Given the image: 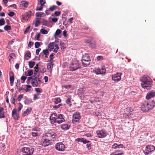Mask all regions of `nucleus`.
Instances as JSON below:
<instances>
[{"label":"nucleus","instance_id":"obj_16","mask_svg":"<svg viewBox=\"0 0 155 155\" xmlns=\"http://www.w3.org/2000/svg\"><path fill=\"white\" fill-rule=\"evenodd\" d=\"M155 96V91H151L147 93L146 96V99L147 100H149L150 98Z\"/></svg>","mask_w":155,"mask_h":155},{"label":"nucleus","instance_id":"obj_5","mask_svg":"<svg viewBox=\"0 0 155 155\" xmlns=\"http://www.w3.org/2000/svg\"><path fill=\"white\" fill-rule=\"evenodd\" d=\"M33 150L28 147H24L21 149L20 155H31L32 154Z\"/></svg>","mask_w":155,"mask_h":155},{"label":"nucleus","instance_id":"obj_25","mask_svg":"<svg viewBox=\"0 0 155 155\" xmlns=\"http://www.w3.org/2000/svg\"><path fill=\"white\" fill-rule=\"evenodd\" d=\"M54 42L50 43L48 45V48L50 51H52L54 48Z\"/></svg>","mask_w":155,"mask_h":155},{"label":"nucleus","instance_id":"obj_52","mask_svg":"<svg viewBox=\"0 0 155 155\" xmlns=\"http://www.w3.org/2000/svg\"><path fill=\"white\" fill-rule=\"evenodd\" d=\"M34 68L35 69L34 70V75H35L36 73L38 72L39 71V69L38 68H36V66Z\"/></svg>","mask_w":155,"mask_h":155},{"label":"nucleus","instance_id":"obj_3","mask_svg":"<svg viewBox=\"0 0 155 155\" xmlns=\"http://www.w3.org/2000/svg\"><path fill=\"white\" fill-rule=\"evenodd\" d=\"M133 110L131 107H127L123 114L124 117L126 118H132V116L133 115Z\"/></svg>","mask_w":155,"mask_h":155},{"label":"nucleus","instance_id":"obj_64","mask_svg":"<svg viewBox=\"0 0 155 155\" xmlns=\"http://www.w3.org/2000/svg\"><path fill=\"white\" fill-rule=\"evenodd\" d=\"M14 14H15V13H14V12H10L8 13V15L10 17H12L14 15Z\"/></svg>","mask_w":155,"mask_h":155},{"label":"nucleus","instance_id":"obj_1","mask_svg":"<svg viewBox=\"0 0 155 155\" xmlns=\"http://www.w3.org/2000/svg\"><path fill=\"white\" fill-rule=\"evenodd\" d=\"M141 85L144 89H149L152 86V81L148 76H144L141 79Z\"/></svg>","mask_w":155,"mask_h":155},{"label":"nucleus","instance_id":"obj_56","mask_svg":"<svg viewBox=\"0 0 155 155\" xmlns=\"http://www.w3.org/2000/svg\"><path fill=\"white\" fill-rule=\"evenodd\" d=\"M30 28V26L28 27H27L25 30V31L24 32V34H26L27 33H28L29 30Z\"/></svg>","mask_w":155,"mask_h":155},{"label":"nucleus","instance_id":"obj_39","mask_svg":"<svg viewBox=\"0 0 155 155\" xmlns=\"http://www.w3.org/2000/svg\"><path fill=\"white\" fill-rule=\"evenodd\" d=\"M54 46L55 47V48L54 49V50L53 51L55 53H57L58 50L59 48V47L58 46V45L55 44L54 45Z\"/></svg>","mask_w":155,"mask_h":155},{"label":"nucleus","instance_id":"obj_43","mask_svg":"<svg viewBox=\"0 0 155 155\" xmlns=\"http://www.w3.org/2000/svg\"><path fill=\"white\" fill-rule=\"evenodd\" d=\"M56 7H57V6L56 5H53L50 7V8H49V9L51 11H53L55 9Z\"/></svg>","mask_w":155,"mask_h":155},{"label":"nucleus","instance_id":"obj_58","mask_svg":"<svg viewBox=\"0 0 155 155\" xmlns=\"http://www.w3.org/2000/svg\"><path fill=\"white\" fill-rule=\"evenodd\" d=\"M25 85H22L21 87L19 88V91H21V90H25Z\"/></svg>","mask_w":155,"mask_h":155},{"label":"nucleus","instance_id":"obj_54","mask_svg":"<svg viewBox=\"0 0 155 155\" xmlns=\"http://www.w3.org/2000/svg\"><path fill=\"white\" fill-rule=\"evenodd\" d=\"M40 2L41 5L43 6L44 5V4L46 2L45 0H40Z\"/></svg>","mask_w":155,"mask_h":155},{"label":"nucleus","instance_id":"obj_12","mask_svg":"<svg viewBox=\"0 0 155 155\" xmlns=\"http://www.w3.org/2000/svg\"><path fill=\"white\" fill-rule=\"evenodd\" d=\"M55 149L60 151H64L65 149V145L62 142H59L56 144L55 146Z\"/></svg>","mask_w":155,"mask_h":155},{"label":"nucleus","instance_id":"obj_62","mask_svg":"<svg viewBox=\"0 0 155 155\" xmlns=\"http://www.w3.org/2000/svg\"><path fill=\"white\" fill-rule=\"evenodd\" d=\"M36 15L37 16V17H43V16L42 15V14L41 13H36Z\"/></svg>","mask_w":155,"mask_h":155},{"label":"nucleus","instance_id":"obj_36","mask_svg":"<svg viewBox=\"0 0 155 155\" xmlns=\"http://www.w3.org/2000/svg\"><path fill=\"white\" fill-rule=\"evenodd\" d=\"M61 31L60 29H58L55 32V34L54 35V36L55 35L58 36V35H59L61 34Z\"/></svg>","mask_w":155,"mask_h":155},{"label":"nucleus","instance_id":"obj_14","mask_svg":"<svg viewBox=\"0 0 155 155\" xmlns=\"http://www.w3.org/2000/svg\"><path fill=\"white\" fill-rule=\"evenodd\" d=\"M51 141L49 139H47L44 137H42L41 141V145L43 147H46L49 145L50 144Z\"/></svg>","mask_w":155,"mask_h":155},{"label":"nucleus","instance_id":"obj_17","mask_svg":"<svg viewBox=\"0 0 155 155\" xmlns=\"http://www.w3.org/2000/svg\"><path fill=\"white\" fill-rule=\"evenodd\" d=\"M70 126L68 123L63 124L61 125V127L62 130H68L70 128Z\"/></svg>","mask_w":155,"mask_h":155},{"label":"nucleus","instance_id":"obj_18","mask_svg":"<svg viewBox=\"0 0 155 155\" xmlns=\"http://www.w3.org/2000/svg\"><path fill=\"white\" fill-rule=\"evenodd\" d=\"M147 103H144L141 106V110L144 112H148L149 110V107L147 106Z\"/></svg>","mask_w":155,"mask_h":155},{"label":"nucleus","instance_id":"obj_10","mask_svg":"<svg viewBox=\"0 0 155 155\" xmlns=\"http://www.w3.org/2000/svg\"><path fill=\"white\" fill-rule=\"evenodd\" d=\"M72 121L73 123L79 122L81 117L80 114L78 112H76L73 114L72 116Z\"/></svg>","mask_w":155,"mask_h":155},{"label":"nucleus","instance_id":"obj_48","mask_svg":"<svg viewBox=\"0 0 155 155\" xmlns=\"http://www.w3.org/2000/svg\"><path fill=\"white\" fill-rule=\"evenodd\" d=\"M23 97V94L20 95L18 96V98L17 100L18 101H21V99Z\"/></svg>","mask_w":155,"mask_h":155},{"label":"nucleus","instance_id":"obj_4","mask_svg":"<svg viewBox=\"0 0 155 155\" xmlns=\"http://www.w3.org/2000/svg\"><path fill=\"white\" fill-rule=\"evenodd\" d=\"M90 57L87 54L83 55L81 59L82 63L84 67H87L90 64Z\"/></svg>","mask_w":155,"mask_h":155},{"label":"nucleus","instance_id":"obj_53","mask_svg":"<svg viewBox=\"0 0 155 155\" xmlns=\"http://www.w3.org/2000/svg\"><path fill=\"white\" fill-rule=\"evenodd\" d=\"M61 14V12L60 11H56L54 13V15L56 16H59Z\"/></svg>","mask_w":155,"mask_h":155},{"label":"nucleus","instance_id":"obj_15","mask_svg":"<svg viewBox=\"0 0 155 155\" xmlns=\"http://www.w3.org/2000/svg\"><path fill=\"white\" fill-rule=\"evenodd\" d=\"M122 73H117L116 74L112 76V79L115 81H118L121 79Z\"/></svg>","mask_w":155,"mask_h":155},{"label":"nucleus","instance_id":"obj_45","mask_svg":"<svg viewBox=\"0 0 155 155\" xmlns=\"http://www.w3.org/2000/svg\"><path fill=\"white\" fill-rule=\"evenodd\" d=\"M18 104L19 106L18 108V111H20L22 108L23 106L20 103H19Z\"/></svg>","mask_w":155,"mask_h":155},{"label":"nucleus","instance_id":"obj_40","mask_svg":"<svg viewBox=\"0 0 155 155\" xmlns=\"http://www.w3.org/2000/svg\"><path fill=\"white\" fill-rule=\"evenodd\" d=\"M33 70H31L28 72L27 75H26V76H31L33 74Z\"/></svg>","mask_w":155,"mask_h":155},{"label":"nucleus","instance_id":"obj_21","mask_svg":"<svg viewBox=\"0 0 155 155\" xmlns=\"http://www.w3.org/2000/svg\"><path fill=\"white\" fill-rule=\"evenodd\" d=\"M53 62H49L47 64V69L50 72L51 71L52 69L53 68Z\"/></svg>","mask_w":155,"mask_h":155},{"label":"nucleus","instance_id":"obj_47","mask_svg":"<svg viewBox=\"0 0 155 155\" xmlns=\"http://www.w3.org/2000/svg\"><path fill=\"white\" fill-rule=\"evenodd\" d=\"M43 21L42 22L43 25L45 26H48V22L45 19H43Z\"/></svg>","mask_w":155,"mask_h":155},{"label":"nucleus","instance_id":"obj_50","mask_svg":"<svg viewBox=\"0 0 155 155\" xmlns=\"http://www.w3.org/2000/svg\"><path fill=\"white\" fill-rule=\"evenodd\" d=\"M40 23V22L39 20L37 19L36 21V23L35 25V27H38L39 26Z\"/></svg>","mask_w":155,"mask_h":155},{"label":"nucleus","instance_id":"obj_37","mask_svg":"<svg viewBox=\"0 0 155 155\" xmlns=\"http://www.w3.org/2000/svg\"><path fill=\"white\" fill-rule=\"evenodd\" d=\"M5 24V21L4 18L0 19V26L3 25Z\"/></svg>","mask_w":155,"mask_h":155},{"label":"nucleus","instance_id":"obj_30","mask_svg":"<svg viewBox=\"0 0 155 155\" xmlns=\"http://www.w3.org/2000/svg\"><path fill=\"white\" fill-rule=\"evenodd\" d=\"M32 102L31 100L30 99L27 98L24 101V103L25 104L28 105L31 103Z\"/></svg>","mask_w":155,"mask_h":155},{"label":"nucleus","instance_id":"obj_19","mask_svg":"<svg viewBox=\"0 0 155 155\" xmlns=\"http://www.w3.org/2000/svg\"><path fill=\"white\" fill-rule=\"evenodd\" d=\"M31 108L30 107L28 108L25 111H24L22 114V116L23 117L28 115L31 113Z\"/></svg>","mask_w":155,"mask_h":155},{"label":"nucleus","instance_id":"obj_49","mask_svg":"<svg viewBox=\"0 0 155 155\" xmlns=\"http://www.w3.org/2000/svg\"><path fill=\"white\" fill-rule=\"evenodd\" d=\"M43 52L44 54L45 55H48L49 53V51L47 49L44 50L43 51Z\"/></svg>","mask_w":155,"mask_h":155},{"label":"nucleus","instance_id":"obj_20","mask_svg":"<svg viewBox=\"0 0 155 155\" xmlns=\"http://www.w3.org/2000/svg\"><path fill=\"white\" fill-rule=\"evenodd\" d=\"M147 105L148 107H149V110L153 109L155 106V103L154 101H152L150 103H147Z\"/></svg>","mask_w":155,"mask_h":155},{"label":"nucleus","instance_id":"obj_8","mask_svg":"<svg viewBox=\"0 0 155 155\" xmlns=\"http://www.w3.org/2000/svg\"><path fill=\"white\" fill-rule=\"evenodd\" d=\"M57 136V134L54 132H52L51 133H47L45 134V135L43 137L47 139H49V140L51 141L52 139L55 138Z\"/></svg>","mask_w":155,"mask_h":155},{"label":"nucleus","instance_id":"obj_57","mask_svg":"<svg viewBox=\"0 0 155 155\" xmlns=\"http://www.w3.org/2000/svg\"><path fill=\"white\" fill-rule=\"evenodd\" d=\"M35 91L37 93H41L42 92L41 91L40 88H35Z\"/></svg>","mask_w":155,"mask_h":155},{"label":"nucleus","instance_id":"obj_51","mask_svg":"<svg viewBox=\"0 0 155 155\" xmlns=\"http://www.w3.org/2000/svg\"><path fill=\"white\" fill-rule=\"evenodd\" d=\"M112 148L114 149L118 148V144L117 143H114L112 145Z\"/></svg>","mask_w":155,"mask_h":155},{"label":"nucleus","instance_id":"obj_26","mask_svg":"<svg viewBox=\"0 0 155 155\" xmlns=\"http://www.w3.org/2000/svg\"><path fill=\"white\" fill-rule=\"evenodd\" d=\"M39 132L38 131H31L30 134H31L33 137H36L39 136Z\"/></svg>","mask_w":155,"mask_h":155},{"label":"nucleus","instance_id":"obj_55","mask_svg":"<svg viewBox=\"0 0 155 155\" xmlns=\"http://www.w3.org/2000/svg\"><path fill=\"white\" fill-rule=\"evenodd\" d=\"M12 116L15 119H18V117L17 113L16 114H14Z\"/></svg>","mask_w":155,"mask_h":155},{"label":"nucleus","instance_id":"obj_13","mask_svg":"<svg viewBox=\"0 0 155 155\" xmlns=\"http://www.w3.org/2000/svg\"><path fill=\"white\" fill-rule=\"evenodd\" d=\"M96 133L98 137L100 138H104L107 135L106 131L104 129H102L101 130L97 131Z\"/></svg>","mask_w":155,"mask_h":155},{"label":"nucleus","instance_id":"obj_61","mask_svg":"<svg viewBox=\"0 0 155 155\" xmlns=\"http://www.w3.org/2000/svg\"><path fill=\"white\" fill-rule=\"evenodd\" d=\"M25 56H26L28 57L29 58H30L31 57L30 52L29 51H28L27 53L26 54Z\"/></svg>","mask_w":155,"mask_h":155},{"label":"nucleus","instance_id":"obj_9","mask_svg":"<svg viewBox=\"0 0 155 155\" xmlns=\"http://www.w3.org/2000/svg\"><path fill=\"white\" fill-rule=\"evenodd\" d=\"M41 83V81L39 78L37 77H34L31 82L32 85L35 87H37L39 84Z\"/></svg>","mask_w":155,"mask_h":155},{"label":"nucleus","instance_id":"obj_59","mask_svg":"<svg viewBox=\"0 0 155 155\" xmlns=\"http://www.w3.org/2000/svg\"><path fill=\"white\" fill-rule=\"evenodd\" d=\"M82 142L83 143H84L86 144L87 143H90V142L89 141L83 138V140H82Z\"/></svg>","mask_w":155,"mask_h":155},{"label":"nucleus","instance_id":"obj_2","mask_svg":"<svg viewBox=\"0 0 155 155\" xmlns=\"http://www.w3.org/2000/svg\"><path fill=\"white\" fill-rule=\"evenodd\" d=\"M81 68L79 62L78 61H72L70 64L69 69L71 71H74L77 69H80Z\"/></svg>","mask_w":155,"mask_h":155},{"label":"nucleus","instance_id":"obj_31","mask_svg":"<svg viewBox=\"0 0 155 155\" xmlns=\"http://www.w3.org/2000/svg\"><path fill=\"white\" fill-rule=\"evenodd\" d=\"M14 80V75L10 76V84L11 86H12L13 84V82Z\"/></svg>","mask_w":155,"mask_h":155},{"label":"nucleus","instance_id":"obj_34","mask_svg":"<svg viewBox=\"0 0 155 155\" xmlns=\"http://www.w3.org/2000/svg\"><path fill=\"white\" fill-rule=\"evenodd\" d=\"M61 101V99L59 98H56L54 99V102L55 104H57Z\"/></svg>","mask_w":155,"mask_h":155},{"label":"nucleus","instance_id":"obj_11","mask_svg":"<svg viewBox=\"0 0 155 155\" xmlns=\"http://www.w3.org/2000/svg\"><path fill=\"white\" fill-rule=\"evenodd\" d=\"M64 118V116L63 114H58L55 121L57 123L60 124L65 121V120Z\"/></svg>","mask_w":155,"mask_h":155},{"label":"nucleus","instance_id":"obj_33","mask_svg":"<svg viewBox=\"0 0 155 155\" xmlns=\"http://www.w3.org/2000/svg\"><path fill=\"white\" fill-rule=\"evenodd\" d=\"M55 55V54L54 53H52L50 55L49 57H50V60L49 61V62H53V56Z\"/></svg>","mask_w":155,"mask_h":155},{"label":"nucleus","instance_id":"obj_44","mask_svg":"<svg viewBox=\"0 0 155 155\" xmlns=\"http://www.w3.org/2000/svg\"><path fill=\"white\" fill-rule=\"evenodd\" d=\"M31 12H27L26 13V18H29L31 16Z\"/></svg>","mask_w":155,"mask_h":155},{"label":"nucleus","instance_id":"obj_35","mask_svg":"<svg viewBox=\"0 0 155 155\" xmlns=\"http://www.w3.org/2000/svg\"><path fill=\"white\" fill-rule=\"evenodd\" d=\"M4 29L5 30L8 31L10 30L11 29V27L8 25H6L4 27Z\"/></svg>","mask_w":155,"mask_h":155},{"label":"nucleus","instance_id":"obj_27","mask_svg":"<svg viewBox=\"0 0 155 155\" xmlns=\"http://www.w3.org/2000/svg\"><path fill=\"white\" fill-rule=\"evenodd\" d=\"M21 5L25 8H27L28 6V2L25 1H22L21 2Z\"/></svg>","mask_w":155,"mask_h":155},{"label":"nucleus","instance_id":"obj_42","mask_svg":"<svg viewBox=\"0 0 155 155\" xmlns=\"http://www.w3.org/2000/svg\"><path fill=\"white\" fill-rule=\"evenodd\" d=\"M66 103L68 104H69L70 106L71 105V104H70L71 103V98L70 97H68V99L66 101Z\"/></svg>","mask_w":155,"mask_h":155},{"label":"nucleus","instance_id":"obj_32","mask_svg":"<svg viewBox=\"0 0 155 155\" xmlns=\"http://www.w3.org/2000/svg\"><path fill=\"white\" fill-rule=\"evenodd\" d=\"M83 88H80L78 90V92L79 95L82 96L83 94Z\"/></svg>","mask_w":155,"mask_h":155},{"label":"nucleus","instance_id":"obj_24","mask_svg":"<svg viewBox=\"0 0 155 155\" xmlns=\"http://www.w3.org/2000/svg\"><path fill=\"white\" fill-rule=\"evenodd\" d=\"M93 40V38L92 37H89L87 38L84 39V41L86 43L90 44Z\"/></svg>","mask_w":155,"mask_h":155},{"label":"nucleus","instance_id":"obj_63","mask_svg":"<svg viewBox=\"0 0 155 155\" xmlns=\"http://www.w3.org/2000/svg\"><path fill=\"white\" fill-rule=\"evenodd\" d=\"M15 56V54L14 53H11L10 54L9 57L11 58H14Z\"/></svg>","mask_w":155,"mask_h":155},{"label":"nucleus","instance_id":"obj_28","mask_svg":"<svg viewBox=\"0 0 155 155\" xmlns=\"http://www.w3.org/2000/svg\"><path fill=\"white\" fill-rule=\"evenodd\" d=\"M25 87H26V89L25 88V90L26 92H28L30 91L31 90V86L30 85H25Z\"/></svg>","mask_w":155,"mask_h":155},{"label":"nucleus","instance_id":"obj_7","mask_svg":"<svg viewBox=\"0 0 155 155\" xmlns=\"http://www.w3.org/2000/svg\"><path fill=\"white\" fill-rule=\"evenodd\" d=\"M93 72L97 75H103L105 74L106 72V70L105 67L102 66L101 69L99 68H95L94 69Z\"/></svg>","mask_w":155,"mask_h":155},{"label":"nucleus","instance_id":"obj_22","mask_svg":"<svg viewBox=\"0 0 155 155\" xmlns=\"http://www.w3.org/2000/svg\"><path fill=\"white\" fill-rule=\"evenodd\" d=\"M3 108L0 107V118H4V110Z\"/></svg>","mask_w":155,"mask_h":155},{"label":"nucleus","instance_id":"obj_46","mask_svg":"<svg viewBox=\"0 0 155 155\" xmlns=\"http://www.w3.org/2000/svg\"><path fill=\"white\" fill-rule=\"evenodd\" d=\"M40 42H36L35 43V48H38L40 46Z\"/></svg>","mask_w":155,"mask_h":155},{"label":"nucleus","instance_id":"obj_29","mask_svg":"<svg viewBox=\"0 0 155 155\" xmlns=\"http://www.w3.org/2000/svg\"><path fill=\"white\" fill-rule=\"evenodd\" d=\"M35 62L34 61H30L28 62V64L30 68H33L34 66L35 65Z\"/></svg>","mask_w":155,"mask_h":155},{"label":"nucleus","instance_id":"obj_23","mask_svg":"<svg viewBox=\"0 0 155 155\" xmlns=\"http://www.w3.org/2000/svg\"><path fill=\"white\" fill-rule=\"evenodd\" d=\"M58 114L56 113H53L51 114L50 117V120H56L57 118Z\"/></svg>","mask_w":155,"mask_h":155},{"label":"nucleus","instance_id":"obj_38","mask_svg":"<svg viewBox=\"0 0 155 155\" xmlns=\"http://www.w3.org/2000/svg\"><path fill=\"white\" fill-rule=\"evenodd\" d=\"M40 32L42 34L44 35L47 34L48 33V31L44 29H41L40 30Z\"/></svg>","mask_w":155,"mask_h":155},{"label":"nucleus","instance_id":"obj_6","mask_svg":"<svg viewBox=\"0 0 155 155\" xmlns=\"http://www.w3.org/2000/svg\"><path fill=\"white\" fill-rule=\"evenodd\" d=\"M155 150V147L151 145H148L146 147V150L144 151V154L146 155L150 154L152 152Z\"/></svg>","mask_w":155,"mask_h":155},{"label":"nucleus","instance_id":"obj_60","mask_svg":"<svg viewBox=\"0 0 155 155\" xmlns=\"http://www.w3.org/2000/svg\"><path fill=\"white\" fill-rule=\"evenodd\" d=\"M41 50V49L40 48H38V49H37L36 50L35 53L37 55H38L39 54V52Z\"/></svg>","mask_w":155,"mask_h":155},{"label":"nucleus","instance_id":"obj_41","mask_svg":"<svg viewBox=\"0 0 155 155\" xmlns=\"http://www.w3.org/2000/svg\"><path fill=\"white\" fill-rule=\"evenodd\" d=\"M34 77L35 76H33L32 77H29L28 78H27V83L28 84V82L30 81H31V82L32 81V80L34 78Z\"/></svg>","mask_w":155,"mask_h":155}]
</instances>
